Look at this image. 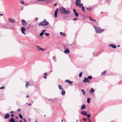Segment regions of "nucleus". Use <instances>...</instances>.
Wrapping results in <instances>:
<instances>
[{"instance_id":"25","label":"nucleus","mask_w":122,"mask_h":122,"mask_svg":"<svg viewBox=\"0 0 122 122\" xmlns=\"http://www.w3.org/2000/svg\"><path fill=\"white\" fill-rule=\"evenodd\" d=\"M81 91L83 92V94L84 95H85L86 94V92L84 91V90H81Z\"/></svg>"},{"instance_id":"19","label":"nucleus","mask_w":122,"mask_h":122,"mask_svg":"<svg viewBox=\"0 0 122 122\" xmlns=\"http://www.w3.org/2000/svg\"><path fill=\"white\" fill-rule=\"evenodd\" d=\"M81 113L83 115L86 116V114L87 113V112L85 111H82L81 112Z\"/></svg>"},{"instance_id":"49","label":"nucleus","mask_w":122,"mask_h":122,"mask_svg":"<svg viewBox=\"0 0 122 122\" xmlns=\"http://www.w3.org/2000/svg\"><path fill=\"white\" fill-rule=\"evenodd\" d=\"M11 113H13L14 112L13 111H11L10 112Z\"/></svg>"},{"instance_id":"51","label":"nucleus","mask_w":122,"mask_h":122,"mask_svg":"<svg viewBox=\"0 0 122 122\" xmlns=\"http://www.w3.org/2000/svg\"><path fill=\"white\" fill-rule=\"evenodd\" d=\"M29 96L28 95H27L26 96V97L27 98H28L29 97Z\"/></svg>"},{"instance_id":"47","label":"nucleus","mask_w":122,"mask_h":122,"mask_svg":"<svg viewBox=\"0 0 122 122\" xmlns=\"http://www.w3.org/2000/svg\"><path fill=\"white\" fill-rule=\"evenodd\" d=\"M10 116L13 117L14 116V115L12 114H11V115H10Z\"/></svg>"},{"instance_id":"16","label":"nucleus","mask_w":122,"mask_h":122,"mask_svg":"<svg viewBox=\"0 0 122 122\" xmlns=\"http://www.w3.org/2000/svg\"><path fill=\"white\" fill-rule=\"evenodd\" d=\"M109 46L114 48H115L116 47V45H114L113 44H110L109 45Z\"/></svg>"},{"instance_id":"45","label":"nucleus","mask_w":122,"mask_h":122,"mask_svg":"<svg viewBox=\"0 0 122 122\" xmlns=\"http://www.w3.org/2000/svg\"><path fill=\"white\" fill-rule=\"evenodd\" d=\"M21 3H22L23 4H24V2L23 1H22V2H21Z\"/></svg>"},{"instance_id":"20","label":"nucleus","mask_w":122,"mask_h":122,"mask_svg":"<svg viewBox=\"0 0 122 122\" xmlns=\"http://www.w3.org/2000/svg\"><path fill=\"white\" fill-rule=\"evenodd\" d=\"M9 121L10 122H15L14 121V119L13 118L11 117L10 119L9 120Z\"/></svg>"},{"instance_id":"34","label":"nucleus","mask_w":122,"mask_h":122,"mask_svg":"<svg viewBox=\"0 0 122 122\" xmlns=\"http://www.w3.org/2000/svg\"><path fill=\"white\" fill-rule=\"evenodd\" d=\"M44 34V33L43 32H41L39 36H41Z\"/></svg>"},{"instance_id":"43","label":"nucleus","mask_w":122,"mask_h":122,"mask_svg":"<svg viewBox=\"0 0 122 122\" xmlns=\"http://www.w3.org/2000/svg\"><path fill=\"white\" fill-rule=\"evenodd\" d=\"M44 75L45 76H46L47 75V73H45L44 74Z\"/></svg>"},{"instance_id":"29","label":"nucleus","mask_w":122,"mask_h":122,"mask_svg":"<svg viewBox=\"0 0 122 122\" xmlns=\"http://www.w3.org/2000/svg\"><path fill=\"white\" fill-rule=\"evenodd\" d=\"M106 71H105L102 73V75H105L106 74Z\"/></svg>"},{"instance_id":"21","label":"nucleus","mask_w":122,"mask_h":122,"mask_svg":"<svg viewBox=\"0 0 122 122\" xmlns=\"http://www.w3.org/2000/svg\"><path fill=\"white\" fill-rule=\"evenodd\" d=\"M58 86L60 90H63V88L62 87V86L60 85H58Z\"/></svg>"},{"instance_id":"9","label":"nucleus","mask_w":122,"mask_h":122,"mask_svg":"<svg viewBox=\"0 0 122 122\" xmlns=\"http://www.w3.org/2000/svg\"><path fill=\"white\" fill-rule=\"evenodd\" d=\"M83 81L85 83H86V82H89L90 81L87 78H85L84 80H83Z\"/></svg>"},{"instance_id":"38","label":"nucleus","mask_w":122,"mask_h":122,"mask_svg":"<svg viewBox=\"0 0 122 122\" xmlns=\"http://www.w3.org/2000/svg\"><path fill=\"white\" fill-rule=\"evenodd\" d=\"M78 19V18H75L73 19V20L74 21Z\"/></svg>"},{"instance_id":"63","label":"nucleus","mask_w":122,"mask_h":122,"mask_svg":"<svg viewBox=\"0 0 122 122\" xmlns=\"http://www.w3.org/2000/svg\"><path fill=\"white\" fill-rule=\"evenodd\" d=\"M50 72H52V71H50Z\"/></svg>"},{"instance_id":"17","label":"nucleus","mask_w":122,"mask_h":122,"mask_svg":"<svg viewBox=\"0 0 122 122\" xmlns=\"http://www.w3.org/2000/svg\"><path fill=\"white\" fill-rule=\"evenodd\" d=\"M70 52V51L68 49H67L66 50H65L64 51V52L66 53L67 54Z\"/></svg>"},{"instance_id":"33","label":"nucleus","mask_w":122,"mask_h":122,"mask_svg":"<svg viewBox=\"0 0 122 122\" xmlns=\"http://www.w3.org/2000/svg\"><path fill=\"white\" fill-rule=\"evenodd\" d=\"M60 35H62L63 36H64V35L65 34L64 33H63L62 32H60Z\"/></svg>"},{"instance_id":"15","label":"nucleus","mask_w":122,"mask_h":122,"mask_svg":"<svg viewBox=\"0 0 122 122\" xmlns=\"http://www.w3.org/2000/svg\"><path fill=\"white\" fill-rule=\"evenodd\" d=\"M45 2L47 4L50 3L51 2V0H46L45 1Z\"/></svg>"},{"instance_id":"64","label":"nucleus","mask_w":122,"mask_h":122,"mask_svg":"<svg viewBox=\"0 0 122 122\" xmlns=\"http://www.w3.org/2000/svg\"><path fill=\"white\" fill-rule=\"evenodd\" d=\"M44 116H46V115H44Z\"/></svg>"},{"instance_id":"36","label":"nucleus","mask_w":122,"mask_h":122,"mask_svg":"<svg viewBox=\"0 0 122 122\" xmlns=\"http://www.w3.org/2000/svg\"><path fill=\"white\" fill-rule=\"evenodd\" d=\"M86 116H87V117L88 118H89L90 116V115L89 114H86Z\"/></svg>"},{"instance_id":"6","label":"nucleus","mask_w":122,"mask_h":122,"mask_svg":"<svg viewBox=\"0 0 122 122\" xmlns=\"http://www.w3.org/2000/svg\"><path fill=\"white\" fill-rule=\"evenodd\" d=\"M58 11V9H56V10H55V11L54 12V17H57Z\"/></svg>"},{"instance_id":"39","label":"nucleus","mask_w":122,"mask_h":122,"mask_svg":"<svg viewBox=\"0 0 122 122\" xmlns=\"http://www.w3.org/2000/svg\"><path fill=\"white\" fill-rule=\"evenodd\" d=\"M83 121H86L87 120V119L86 118H84L83 119Z\"/></svg>"},{"instance_id":"18","label":"nucleus","mask_w":122,"mask_h":122,"mask_svg":"<svg viewBox=\"0 0 122 122\" xmlns=\"http://www.w3.org/2000/svg\"><path fill=\"white\" fill-rule=\"evenodd\" d=\"M9 117V115L8 113H7L4 116V118H7L8 117Z\"/></svg>"},{"instance_id":"3","label":"nucleus","mask_w":122,"mask_h":122,"mask_svg":"<svg viewBox=\"0 0 122 122\" xmlns=\"http://www.w3.org/2000/svg\"><path fill=\"white\" fill-rule=\"evenodd\" d=\"M49 23L46 20H44V21L39 23L38 24V25L42 26L46 25L49 24Z\"/></svg>"},{"instance_id":"56","label":"nucleus","mask_w":122,"mask_h":122,"mask_svg":"<svg viewBox=\"0 0 122 122\" xmlns=\"http://www.w3.org/2000/svg\"><path fill=\"white\" fill-rule=\"evenodd\" d=\"M63 119H62V121H61V122H63Z\"/></svg>"},{"instance_id":"61","label":"nucleus","mask_w":122,"mask_h":122,"mask_svg":"<svg viewBox=\"0 0 122 122\" xmlns=\"http://www.w3.org/2000/svg\"><path fill=\"white\" fill-rule=\"evenodd\" d=\"M88 120L89 121V122H91L89 120Z\"/></svg>"},{"instance_id":"42","label":"nucleus","mask_w":122,"mask_h":122,"mask_svg":"<svg viewBox=\"0 0 122 122\" xmlns=\"http://www.w3.org/2000/svg\"><path fill=\"white\" fill-rule=\"evenodd\" d=\"M23 120H24V122H26L27 121L24 118H23Z\"/></svg>"},{"instance_id":"50","label":"nucleus","mask_w":122,"mask_h":122,"mask_svg":"<svg viewBox=\"0 0 122 122\" xmlns=\"http://www.w3.org/2000/svg\"><path fill=\"white\" fill-rule=\"evenodd\" d=\"M43 78H44L45 79H46V77L45 76H44V77H43Z\"/></svg>"},{"instance_id":"62","label":"nucleus","mask_w":122,"mask_h":122,"mask_svg":"<svg viewBox=\"0 0 122 122\" xmlns=\"http://www.w3.org/2000/svg\"><path fill=\"white\" fill-rule=\"evenodd\" d=\"M16 118H18V117H16Z\"/></svg>"},{"instance_id":"7","label":"nucleus","mask_w":122,"mask_h":122,"mask_svg":"<svg viewBox=\"0 0 122 122\" xmlns=\"http://www.w3.org/2000/svg\"><path fill=\"white\" fill-rule=\"evenodd\" d=\"M65 82L67 83H68L70 85L71 84L73 83V81H70L69 80H66L65 81Z\"/></svg>"},{"instance_id":"4","label":"nucleus","mask_w":122,"mask_h":122,"mask_svg":"<svg viewBox=\"0 0 122 122\" xmlns=\"http://www.w3.org/2000/svg\"><path fill=\"white\" fill-rule=\"evenodd\" d=\"M37 49L39 51H43L45 50V49H43L38 46L37 45L36 46Z\"/></svg>"},{"instance_id":"55","label":"nucleus","mask_w":122,"mask_h":122,"mask_svg":"<svg viewBox=\"0 0 122 122\" xmlns=\"http://www.w3.org/2000/svg\"><path fill=\"white\" fill-rule=\"evenodd\" d=\"M3 15V14H0V15L1 16H2Z\"/></svg>"},{"instance_id":"13","label":"nucleus","mask_w":122,"mask_h":122,"mask_svg":"<svg viewBox=\"0 0 122 122\" xmlns=\"http://www.w3.org/2000/svg\"><path fill=\"white\" fill-rule=\"evenodd\" d=\"M29 82L28 81H27L26 83L25 86L26 88H27L29 86Z\"/></svg>"},{"instance_id":"11","label":"nucleus","mask_w":122,"mask_h":122,"mask_svg":"<svg viewBox=\"0 0 122 122\" xmlns=\"http://www.w3.org/2000/svg\"><path fill=\"white\" fill-rule=\"evenodd\" d=\"M73 11L75 15L76 16H78V13H77L76 10L73 9Z\"/></svg>"},{"instance_id":"54","label":"nucleus","mask_w":122,"mask_h":122,"mask_svg":"<svg viewBox=\"0 0 122 122\" xmlns=\"http://www.w3.org/2000/svg\"><path fill=\"white\" fill-rule=\"evenodd\" d=\"M28 105H29L30 106H31V103H30Z\"/></svg>"},{"instance_id":"2","label":"nucleus","mask_w":122,"mask_h":122,"mask_svg":"<svg viewBox=\"0 0 122 122\" xmlns=\"http://www.w3.org/2000/svg\"><path fill=\"white\" fill-rule=\"evenodd\" d=\"M61 13L64 14H67L70 13V12L66 10L65 8L63 7H61L60 9Z\"/></svg>"},{"instance_id":"22","label":"nucleus","mask_w":122,"mask_h":122,"mask_svg":"<svg viewBox=\"0 0 122 122\" xmlns=\"http://www.w3.org/2000/svg\"><path fill=\"white\" fill-rule=\"evenodd\" d=\"M65 92L63 89L62 90L61 94L62 95H64L65 94Z\"/></svg>"},{"instance_id":"44","label":"nucleus","mask_w":122,"mask_h":122,"mask_svg":"<svg viewBox=\"0 0 122 122\" xmlns=\"http://www.w3.org/2000/svg\"><path fill=\"white\" fill-rule=\"evenodd\" d=\"M46 31V30L45 29L44 30H42V32L44 33V32H45Z\"/></svg>"},{"instance_id":"52","label":"nucleus","mask_w":122,"mask_h":122,"mask_svg":"<svg viewBox=\"0 0 122 122\" xmlns=\"http://www.w3.org/2000/svg\"><path fill=\"white\" fill-rule=\"evenodd\" d=\"M28 121H30V118H29L28 119Z\"/></svg>"},{"instance_id":"28","label":"nucleus","mask_w":122,"mask_h":122,"mask_svg":"<svg viewBox=\"0 0 122 122\" xmlns=\"http://www.w3.org/2000/svg\"><path fill=\"white\" fill-rule=\"evenodd\" d=\"M90 92H94V90L93 88H92L91 89Z\"/></svg>"},{"instance_id":"30","label":"nucleus","mask_w":122,"mask_h":122,"mask_svg":"<svg viewBox=\"0 0 122 122\" xmlns=\"http://www.w3.org/2000/svg\"><path fill=\"white\" fill-rule=\"evenodd\" d=\"M45 35L47 36H49L50 35L49 34L46 32L45 33Z\"/></svg>"},{"instance_id":"8","label":"nucleus","mask_w":122,"mask_h":122,"mask_svg":"<svg viewBox=\"0 0 122 122\" xmlns=\"http://www.w3.org/2000/svg\"><path fill=\"white\" fill-rule=\"evenodd\" d=\"M21 30L22 32V33L24 35H25L26 34L24 32L25 31V29L24 27H22L21 28Z\"/></svg>"},{"instance_id":"59","label":"nucleus","mask_w":122,"mask_h":122,"mask_svg":"<svg viewBox=\"0 0 122 122\" xmlns=\"http://www.w3.org/2000/svg\"><path fill=\"white\" fill-rule=\"evenodd\" d=\"M89 18H90V19H91V17H90V16H89Z\"/></svg>"},{"instance_id":"40","label":"nucleus","mask_w":122,"mask_h":122,"mask_svg":"<svg viewBox=\"0 0 122 122\" xmlns=\"http://www.w3.org/2000/svg\"><path fill=\"white\" fill-rule=\"evenodd\" d=\"M90 20H93V21H96L95 20L93 19H90Z\"/></svg>"},{"instance_id":"57","label":"nucleus","mask_w":122,"mask_h":122,"mask_svg":"<svg viewBox=\"0 0 122 122\" xmlns=\"http://www.w3.org/2000/svg\"><path fill=\"white\" fill-rule=\"evenodd\" d=\"M120 46V45H118V46H118V47H119Z\"/></svg>"},{"instance_id":"41","label":"nucleus","mask_w":122,"mask_h":122,"mask_svg":"<svg viewBox=\"0 0 122 122\" xmlns=\"http://www.w3.org/2000/svg\"><path fill=\"white\" fill-rule=\"evenodd\" d=\"M4 86H2V87H1L0 88V89H4Z\"/></svg>"},{"instance_id":"48","label":"nucleus","mask_w":122,"mask_h":122,"mask_svg":"<svg viewBox=\"0 0 122 122\" xmlns=\"http://www.w3.org/2000/svg\"><path fill=\"white\" fill-rule=\"evenodd\" d=\"M57 5V3H56L54 5V7L56 5Z\"/></svg>"},{"instance_id":"10","label":"nucleus","mask_w":122,"mask_h":122,"mask_svg":"<svg viewBox=\"0 0 122 122\" xmlns=\"http://www.w3.org/2000/svg\"><path fill=\"white\" fill-rule=\"evenodd\" d=\"M26 23V22L23 19L22 20L21 24L23 25H25Z\"/></svg>"},{"instance_id":"37","label":"nucleus","mask_w":122,"mask_h":122,"mask_svg":"<svg viewBox=\"0 0 122 122\" xmlns=\"http://www.w3.org/2000/svg\"><path fill=\"white\" fill-rule=\"evenodd\" d=\"M52 59H53V60H54L55 61H56V58H55V56H53V57H52Z\"/></svg>"},{"instance_id":"60","label":"nucleus","mask_w":122,"mask_h":122,"mask_svg":"<svg viewBox=\"0 0 122 122\" xmlns=\"http://www.w3.org/2000/svg\"><path fill=\"white\" fill-rule=\"evenodd\" d=\"M37 19H38V18H37V19H36V20H37Z\"/></svg>"},{"instance_id":"24","label":"nucleus","mask_w":122,"mask_h":122,"mask_svg":"<svg viewBox=\"0 0 122 122\" xmlns=\"http://www.w3.org/2000/svg\"><path fill=\"white\" fill-rule=\"evenodd\" d=\"M76 5L77 6H79L80 8H81V6L82 5H83V4H82L81 3L80 4H78V5Z\"/></svg>"},{"instance_id":"5","label":"nucleus","mask_w":122,"mask_h":122,"mask_svg":"<svg viewBox=\"0 0 122 122\" xmlns=\"http://www.w3.org/2000/svg\"><path fill=\"white\" fill-rule=\"evenodd\" d=\"M9 21L11 22L12 23H14L15 22V20L11 18H9L8 19Z\"/></svg>"},{"instance_id":"58","label":"nucleus","mask_w":122,"mask_h":122,"mask_svg":"<svg viewBox=\"0 0 122 122\" xmlns=\"http://www.w3.org/2000/svg\"><path fill=\"white\" fill-rule=\"evenodd\" d=\"M35 122H37V121L36 120V121H35Z\"/></svg>"},{"instance_id":"27","label":"nucleus","mask_w":122,"mask_h":122,"mask_svg":"<svg viewBox=\"0 0 122 122\" xmlns=\"http://www.w3.org/2000/svg\"><path fill=\"white\" fill-rule=\"evenodd\" d=\"M92 77L91 76H89L87 77V78L90 80H91L92 79Z\"/></svg>"},{"instance_id":"12","label":"nucleus","mask_w":122,"mask_h":122,"mask_svg":"<svg viewBox=\"0 0 122 122\" xmlns=\"http://www.w3.org/2000/svg\"><path fill=\"white\" fill-rule=\"evenodd\" d=\"M86 107L85 106V105L84 104L83 105H82L81 107V110H82L84 109L85 108H86Z\"/></svg>"},{"instance_id":"46","label":"nucleus","mask_w":122,"mask_h":122,"mask_svg":"<svg viewBox=\"0 0 122 122\" xmlns=\"http://www.w3.org/2000/svg\"><path fill=\"white\" fill-rule=\"evenodd\" d=\"M18 112H19L20 111V109H18L17 110Z\"/></svg>"},{"instance_id":"23","label":"nucleus","mask_w":122,"mask_h":122,"mask_svg":"<svg viewBox=\"0 0 122 122\" xmlns=\"http://www.w3.org/2000/svg\"><path fill=\"white\" fill-rule=\"evenodd\" d=\"M90 101V99L89 98H88L87 99V102L88 103H89Z\"/></svg>"},{"instance_id":"35","label":"nucleus","mask_w":122,"mask_h":122,"mask_svg":"<svg viewBox=\"0 0 122 122\" xmlns=\"http://www.w3.org/2000/svg\"><path fill=\"white\" fill-rule=\"evenodd\" d=\"M82 10L84 12H85V11L84 10V8L82 6Z\"/></svg>"},{"instance_id":"26","label":"nucleus","mask_w":122,"mask_h":122,"mask_svg":"<svg viewBox=\"0 0 122 122\" xmlns=\"http://www.w3.org/2000/svg\"><path fill=\"white\" fill-rule=\"evenodd\" d=\"M86 9L89 11H91L92 10V8H87Z\"/></svg>"},{"instance_id":"31","label":"nucleus","mask_w":122,"mask_h":122,"mask_svg":"<svg viewBox=\"0 0 122 122\" xmlns=\"http://www.w3.org/2000/svg\"><path fill=\"white\" fill-rule=\"evenodd\" d=\"M19 116L20 117L21 119H22V115L20 114H19Z\"/></svg>"},{"instance_id":"14","label":"nucleus","mask_w":122,"mask_h":122,"mask_svg":"<svg viewBox=\"0 0 122 122\" xmlns=\"http://www.w3.org/2000/svg\"><path fill=\"white\" fill-rule=\"evenodd\" d=\"M81 2V0H77L76 1V5H78V4H79Z\"/></svg>"},{"instance_id":"53","label":"nucleus","mask_w":122,"mask_h":122,"mask_svg":"<svg viewBox=\"0 0 122 122\" xmlns=\"http://www.w3.org/2000/svg\"><path fill=\"white\" fill-rule=\"evenodd\" d=\"M19 122H22V121L21 120H20L19 121Z\"/></svg>"},{"instance_id":"32","label":"nucleus","mask_w":122,"mask_h":122,"mask_svg":"<svg viewBox=\"0 0 122 122\" xmlns=\"http://www.w3.org/2000/svg\"><path fill=\"white\" fill-rule=\"evenodd\" d=\"M82 74V72H81L79 74V76L80 77H81V76Z\"/></svg>"},{"instance_id":"1","label":"nucleus","mask_w":122,"mask_h":122,"mask_svg":"<svg viewBox=\"0 0 122 122\" xmlns=\"http://www.w3.org/2000/svg\"><path fill=\"white\" fill-rule=\"evenodd\" d=\"M93 26L96 30V33H101L104 30V29H102L99 27H96L94 26Z\"/></svg>"}]
</instances>
